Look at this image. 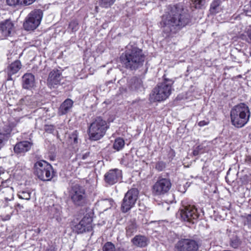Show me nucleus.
<instances>
[{
  "label": "nucleus",
  "instance_id": "f257e3e1",
  "mask_svg": "<svg viewBox=\"0 0 251 251\" xmlns=\"http://www.w3.org/2000/svg\"><path fill=\"white\" fill-rule=\"evenodd\" d=\"M190 22L189 16L183 9L176 6H169L162 16L160 23L164 36L176 34Z\"/></svg>",
  "mask_w": 251,
  "mask_h": 251
},
{
  "label": "nucleus",
  "instance_id": "f03ea898",
  "mask_svg": "<svg viewBox=\"0 0 251 251\" xmlns=\"http://www.w3.org/2000/svg\"><path fill=\"white\" fill-rule=\"evenodd\" d=\"M145 58L146 56L141 49L135 46L128 45L121 59L126 69L136 70L143 66Z\"/></svg>",
  "mask_w": 251,
  "mask_h": 251
},
{
  "label": "nucleus",
  "instance_id": "7ed1b4c3",
  "mask_svg": "<svg viewBox=\"0 0 251 251\" xmlns=\"http://www.w3.org/2000/svg\"><path fill=\"white\" fill-rule=\"evenodd\" d=\"M250 115L249 107L244 103H240L234 106L231 110V124L236 127H242L248 122Z\"/></svg>",
  "mask_w": 251,
  "mask_h": 251
},
{
  "label": "nucleus",
  "instance_id": "20e7f679",
  "mask_svg": "<svg viewBox=\"0 0 251 251\" xmlns=\"http://www.w3.org/2000/svg\"><path fill=\"white\" fill-rule=\"evenodd\" d=\"M174 83L172 79L164 78L152 90L150 94V100L152 101H161L167 99L172 93Z\"/></svg>",
  "mask_w": 251,
  "mask_h": 251
},
{
  "label": "nucleus",
  "instance_id": "39448f33",
  "mask_svg": "<svg viewBox=\"0 0 251 251\" xmlns=\"http://www.w3.org/2000/svg\"><path fill=\"white\" fill-rule=\"evenodd\" d=\"M107 129V123L100 117H96L90 125L89 136L92 140H98L105 134Z\"/></svg>",
  "mask_w": 251,
  "mask_h": 251
},
{
  "label": "nucleus",
  "instance_id": "423d86ee",
  "mask_svg": "<svg viewBox=\"0 0 251 251\" xmlns=\"http://www.w3.org/2000/svg\"><path fill=\"white\" fill-rule=\"evenodd\" d=\"M35 173L43 181L50 180L53 177L52 167L47 162L41 160L34 164Z\"/></svg>",
  "mask_w": 251,
  "mask_h": 251
},
{
  "label": "nucleus",
  "instance_id": "0eeeda50",
  "mask_svg": "<svg viewBox=\"0 0 251 251\" xmlns=\"http://www.w3.org/2000/svg\"><path fill=\"white\" fill-rule=\"evenodd\" d=\"M73 203L77 206H82L86 203V195L84 189L78 184L73 185L69 192Z\"/></svg>",
  "mask_w": 251,
  "mask_h": 251
},
{
  "label": "nucleus",
  "instance_id": "6e6552de",
  "mask_svg": "<svg viewBox=\"0 0 251 251\" xmlns=\"http://www.w3.org/2000/svg\"><path fill=\"white\" fill-rule=\"evenodd\" d=\"M42 17L43 12L41 10L36 9L31 11L24 23L25 29L26 30L35 29L40 25Z\"/></svg>",
  "mask_w": 251,
  "mask_h": 251
},
{
  "label": "nucleus",
  "instance_id": "1a4fd4ad",
  "mask_svg": "<svg viewBox=\"0 0 251 251\" xmlns=\"http://www.w3.org/2000/svg\"><path fill=\"white\" fill-rule=\"evenodd\" d=\"M172 187L171 180L168 178L159 177L152 186V194L155 196H162L167 193Z\"/></svg>",
  "mask_w": 251,
  "mask_h": 251
},
{
  "label": "nucleus",
  "instance_id": "9d476101",
  "mask_svg": "<svg viewBox=\"0 0 251 251\" xmlns=\"http://www.w3.org/2000/svg\"><path fill=\"white\" fill-rule=\"evenodd\" d=\"M138 193L136 189L128 190L125 194L123 200L121 210L126 213L132 208L138 199Z\"/></svg>",
  "mask_w": 251,
  "mask_h": 251
},
{
  "label": "nucleus",
  "instance_id": "9b49d317",
  "mask_svg": "<svg viewBox=\"0 0 251 251\" xmlns=\"http://www.w3.org/2000/svg\"><path fill=\"white\" fill-rule=\"evenodd\" d=\"M179 215L182 220L194 223L199 216L197 209L194 205L183 206L179 211Z\"/></svg>",
  "mask_w": 251,
  "mask_h": 251
},
{
  "label": "nucleus",
  "instance_id": "f8f14e48",
  "mask_svg": "<svg viewBox=\"0 0 251 251\" xmlns=\"http://www.w3.org/2000/svg\"><path fill=\"white\" fill-rule=\"evenodd\" d=\"M198 249L197 243L190 239H181L175 246V251H197Z\"/></svg>",
  "mask_w": 251,
  "mask_h": 251
},
{
  "label": "nucleus",
  "instance_id": "ddd939ff",
  "mask_svg": "<svg viewBox=\"0 0 251 251\" xmlns=\"http://www.w3.org/2000/svg\"><path fill=\"white\" fill-rule=\"evenodd\" d=\"M92 218L89 215L86 214L79 223L75 226V230L78 233L91 231L92 229Z\"/></svg>",
  "mask_w": 251,
  "mask_h": 251
},
{
  "label": "nucleus",
  "instance_id": "4468645a",
  "mask_svg": "<svg viewBox=\"0 0 251 251\" xmlns=\"http://www.w3.org/2000/svg\"><path fill=\"white\" fill-rule=\"evenodd\" d=\"M122 177V171L118 169H114L109 170L105 174L104 180L107 184L112 185L120 181Z\"/></svg>",
  "mask_w": 251,
  "mask_h": 251
},
{
  "label": "nucleus",
  "instance_id": "2eb2a0df",
  "mask_svg": "<svg viewBox=\"0 0 251 251\" xmlns=\"http://www.w3.org/2000/svg\"><path fill=\"white\" fill-rule=\"evenodd\" d=\"M61 73L58 70H53L49 75L47 84L50 88H54L60 84L62 79Z\"/></svg>",
  "mask_w": 251,
  "mask_h": 251
},
{
  "label": "nucleus",
  "instance_id": "dca6fc26",
  "mask_svg": "<svg viewBox=\"0 0 251 251\" xmlns=\"http://www.w3.org/2000/svg\"><path fill=\"white\" fill-rule=\"evenodd\" d=\"M32 146V143L29 141H21L15 145L14 151L17 154H24L30 150Z\"/></svg>",
  "mask_w": 251,
  "mask_h": 251
},
{
  "label": "nucleus",
  "instance_id": "f3484780",
  "mask_svg": "<svg viewBox=\"0 0 251 251\" xmlns=\"http://www.w3.org/2000/svg\"><path fill=\"white\" fill-rule=\"evenodd\" d=\"M0 31L5 36H9L14 31V24L10 20H5L0 24Z\"/></svg>",
  "mask_w": 251,
  "mask_h": 251
},
{
  "label": "nucleus",
  "instance_id": "a211bd4d",
  "mask_svg": "<svg viewBox=\"0 0 251 251\" xmlns=\"http://www.w3.org/2000/svg\"><path fill=\"white\" fill-rule=\"evenodd\" d=\"M14 190L12 187L6 186L5 183L0 186V194H2L5 201H11L13 198Z\"/></svg>",
  "mask_w": 251,
  "mask_h": 251
},
{
  "label": "nucleus",
  "instance_id": "6ab92c4d",
  "mask_svg": "<svg viewBox=\"0 0 251 251\" xmlns=\"http://www.w3.org/2000/svg\"><path fill=\"white\" fill-rule=\"evenodd\" d=\"M23 87L24 89H29L34 85V76L31 73L25 74L23 77Z\"/></svg>",
  "mask_w": 251,
  "mask_h": 251
},
{
  "label": "nucleus",
  "instance_id": "aec40b11",
  "mask_svg": "<svg viewBox=\"0 0 251 251\" xmlns=\"http://www.w3.org/2000/svg\"><path fill=\"white\" fill-rule=\"evenodd\" d=\"M129 88L132 91H142L143 89V81L141 78L133 77L129 81Z\"/></svg>",
  "mask_w": 251,
  "mask_h": 251
},
{
  "label": "nucleus",
  "instance_id": "412c9836",
  "mask_svg": "<svg viewBox=\"0 0 251 251\" xmlns=\"http://www.w3.org/2000/svg\"><path fill=\"white\" fill-rule=\"evenodd\" d=\"M21 67V63L19 60H16L12 63L7 68V80H12L11 76L16 74L20 70Z\"/></svg>",
  "mask_w": 251,
  "mask_h": 251
},
{
  "label": "nucleus",
  "instance_id": "4be33fe9",
  "mask_svg": "<svg viewBox=\"0 0 251 251\" xmlns=\"http://www.w3.org/2000/svg\"><path fill=\"white\" fill-rule=\"evenodd\" d=\"M138 225L135 219L128 221L126 227V234L127 237H130L137 231Z\"/></svg>",
  "mask_w": 251,
  "mask_h": 251
},
{
  "label": "nucleus",
  "instance_id": "5701e85b",
  "mask_svg": "<svg viewBox=\"0 0 251 251\" xmlns=\"http://www.w3.org/2000/svg\"><path fill=\"white\" fill-rule=\"evenodd\" d=\"M73 103L74 102L72 100L70 99L66 100L61 104L59 108L58 114L59 115H63L67 113L72 108Z\"/></svg>",
  "mask_w": 251,
  "mask_h": 251
},
{
  "label": "nucleus",
  "instance_id": "b1692460",
  "mask_svg": "<svg viewBox=\"0 0 251 251\" xmlns=\"http://www.w3.org/2000/svg\"><path fill=\"white\" fill-rule=\"evenodd\" d=\"M132 244L138 247L143 248L146 247L148 244L147 238L141 235H136L132 240Z\"/></svg>",
  "mask_w": 251,
  "mask_h": 251
},
{
  "label": "nucleus",
  "instance_id": "393cba45",
  "mask_svg": "<svg viewBox=\"0 0 251 251\" xmlns=\"http://www.w3.org/2000/svg\"><path fill=\"white\" fill-rule=\"evenodd\" d=\"M221 3L220 0H213L210 5V11L212 13H216L219 11L220 5Z\"/></svg>",
  "mask_w": 251,
  "mask_h": 251
},
{
  "label": "nucleus",
  "instance_id": "a878e982",
  "mask_svg": "<svg viewBox=\"0 0 251 251\" xmlns=\"http://www.w3.org/2000/svg\"><path fill=\"white\" fill-rule=\"evenodd\" d=\"M125 146V141L122 138H118L115 140L113 144V148L117 151L122 150Z\"/></svg>",
  "mask_w": 251,
  "mask_h": 251
},
{
  "label": "nucleus",
  "instance_id": "bb28decb",
  "mask_svg": "<svg viewBox=\"0 0 251 251\" xmlns=\"http://www.w3.org/2000/svg\"><path fill=\"white\" fill-rule=\"evenodd\" d=\"M18 196L21 199L28 201L31 197V192L27 190L19 191Z\"/></svg>",
  "mask_w": 251,
  "mask_h": 251
},
{
  "label": "nucleus",
  "instance_id": "cd10ccee",
  "mask_svg": "<svg viewBox=\"0 0 251 251\" xmlns=\"http://www.w3.org/2000/svg\"><path fill=\"white\" fill-rule=\"evenodd\" d=\"M52 211L54 212L53 214V217L55 218L58 222H60L62 220L60 208L59 207H54L52 209Z\"/></svg>",
  "mask_w": 251,
  "mask_h": 251
},
{
  "label": "nucleus",
  "instance_id": "c85d7f7f",
  "mask_svg": "<svg viewBox=\"0 0 251 251\" xmlns=\"http://www.w3.org/2000/svg\"><path fill=\"white\" fill-rule=\"evenodd\" d=\"M72 32H75L79 28L78 22L76 20H72L69 25L68 27Z\"/></svg>",
  "mask_w": 251,
  "mask_h": 251
},
{
  "label": "nucleus",
  "instance_id": "c756f323",
  "mask_svg": "<svg viewBox=\"0 0 251 251\" xmlns=\"http://www.w3.org/2000/svg\"><path fill=\"white\" fill-rule=\"evenodd\" d=\"M115 0H100V5L103 8L110 7L115 2Z\"/></svg>",
  "mask_w": 251,
  "mask_h": 251
},
{
  "label": "nucleus",
  "instance_id": "7c9ffc66",
  "mask_svg": "<svg viewBox=\"0 0 251 251\" xmlns=\"http://www.w3.org/2000/svg\"><path fill=\"white\" fill-rule=\"evenodd\" d=\"M115 245L111 242H106L103 246V251H115Z\"/></svg>",
  "mask_w": 251,
  "mask_h": 251
},
{
  "label": "nucleus",
  "instance_id": "2f4dec72",
  "mask_svg": "<svg viewBox=\"0 0 251 251\" xmlns=\"http://www.w3.org/2000/svg\"><path fill=\"white\" fill-rule=\"evenodd\" d=\"M12 131V127L10 125H5L0 133V134H3L4 136H6L8 135H9Z\"/></svg>",
  "mask_w": 251,
  "mask_h": 251
},
{
  "label": "nucleus",
  "instance_id": "473e14b6",
  "mask_svg": "<svg viewBox=\"0 0 251 251\" xmlns=\"http://www.w3.org/2000/svg\"><path fill=\"white\" fill-rule=\"evenodd\" d=\"M6 3L11 6H22V0H6Z\"/></svg>",
  "mask_w": 251,
  "mask_h": 251
},
{
  "label": "nucleus",
  "instance_id": "72a5a7b5",
  "mask_svg": "<svg viewBox=\"0 0 251 251\" xmlns=\"http://www.w3.org/2000/svg\"><path fill=\"white\" fill-rule=\"evenodd\" d=\"M89 155V151H83L77 154V157L80 159L85 160L88 158Z\"/></svg>",
  "mask_w": 251,
  "mask_h": 251
},
{
  "label": "nucleus",
  "instance_id": "f704fd0d",
  "mask_svg": "<svg viewBox=\"0 0 251 251\" xmlns=\"http://www.w3.org/2000/svg\"><path fill=\"white\" fill-rule=\"evenodd\" d=\"M196 8H201L205 3V0H191Z\"/></svg>",
  "mask_w": 251,
  "mask_h": 251
},
{
  "label": "nucleus",
  "instance_id": "c9c22d12",
  "mask_svg": "<svg viewBox=\"0 0 251 251\" xmlns=\"http://www.w3.org/2000/svg\"><path fill=\"white\" fill-rule=\"evenodd\" d=\"M7 140V137L2 134L0 133V149H1L5 145Z\"/></svg>",
  "mask_w": 251,
  "mask_h": 251
},
{
  "label": "nucleus",
  "instance_id": "e433bc0d",
  "mask_svg": "<svg viewBox=\"0 0 251 251\" xmlns=\"http://www.w3.org/2000/svg\"><path fill=\"white\" fill-rule=\"evenodd\" d=\"M166 164L162 161L158 162L155 166V168L159 171H163L165 168Z\"/></svg>",
  "mask_w": 251,
  "mask_h": 251
},
{
  "label": "nucleus",
  "instance_id": "4c0bfd02",
  "mask_svg": "<svg viewBox=\"0 0 251 251\" xmlns=\"http://www.w3.org/2000/svg\"><path fill=\"white\" fill-rule=\"evenodd\" d=\"M244 224L247 226L249 228L251 229V214H249L246 217Z\"/></svg>",
  "mask_w": 251,
  "mask_h": 251
},
{
  "label": "nucleus",
  "instance_id": "58836bf2",
  "mask_svg": "<svg viewBox=\"0 0 251 251\" xmlns=\"http://www.w3.org/2000/svg\"><path fill=\"white\" fill-rule=\"evenodd\" d=\"M44 129L48 133H52L54 130V127L52 125H46Z\"/></svg>",
  "mask_w": 251,
  "mask_h": 251
},
{
  "label": "nucleus",
  "instance_id": "ea45409f",
  "mask_svg": "<svg viewBox=\"0 0 251 251\" xmlns=\"http://www.w3.org/2000/svg\"><path fill=\"white\" fill-rule=\"evenodd\" d=\"M35 0H22V6L29 5L34 3Z\"/></svg>",
  "mask_w": 251,
  "mask_h": 251
},
{
  "label": "nucleus",
  "instance_id": "a19ab883",
  "mask_svg": "<svg viewBox=\"0 0 251 251\" xmlns=\"http://www.w3.org/2000/svg\"><path fill=\"white\" fill-rule=\"evenodd\" d=\"M202 150V147L200 146H199L196 148V149L193 151V154L194 156H197L199 155L200 153V151Z\"/></svg>",
  "mask_w": 251,
  "mask_h": 251
},
{
  "label": "nucleus",
  "instance_id": "79ce46f5",
  "mask_svg": "<svg viewBox=\"0 0 251 251\" xmlns=\"http://www.w3.org/2000/svg\"><path fill=\"white\" fill-rule=\"evenodd\" d=\"M71 138L73 139L74 143H77V134L76 131L73 132V133L71 134Z\"/></svg>",
  "mask_w": 251,
  "mask_h": 251
},
{
  "label": "nucleus",
  "instance_id": "37998d69",
  "mask_svg": "<svg viewBox=\"0 0 251 251\" xmlns=\"http://www.w3.org/2000/svg\"><path fill=\"white\" fill-rule=\"evenodd\" d=\"M1 220L2 221H7L10 219L11 214H6V215H1L0 216Z\"/></svg>",
  "mask_w": 251,
  "mask_h": 251
},
{
  "label": "nucleus",
  "instance_id": "c03bdc74",
  "mask_svg": "<svg viewBox=\"0 0 251 251\" xmlns=\"http://www.w3.org/2000/svg\"><path fill=\"white\" fill-rule=\"evenodd\" d=\"M247 33L249 39V42L251 43V25L249 26L247 30Z\"/></svg>",
  "mask_w": 251,
  "mask_h": 251
},
{
  "label": "nucleus",
  "instance_id": "a18cd8bd",
  "mask_svg": "<svg viewBox=\"0 0 251 251\" xmlns=\"http://www.w3.org/2000/svg\"><path fill=\"white\" fill-rule=\"evenodd\" d=\"M129 155L127 154H126L125 156H124L122 158V161L123 163H128L127 158L129 157Z\"/></svg>",
  "mask_w": 251,
  "mask_h": 251
},
{
  "label": "nucleus",
  "instance_id": "49530a36",
  "mask_svg": "<svg viewBox=\"0 0 251 251\" xmlns=\"http://www.w3.org/2000/svg\"><path fill=\"white\" fill-rule=\"evenodd\" d=\"M208 122H206L205 121H201L199 122L198 125L200 126H204L208 125Z\"/></svg>",
  "mask_w": 251,
  "mask_h": 251
},
{
  "label": "nucleus",
  "instance_id": "de8ad7c7",
  "mask_svg": "<svg viewBox=\"0 0 251 251\" xmlns=\"http://www.w3.org/2000/svg\"><path fill=\"white\" fill-rule=\"evenodd\" d=\"M104 201L106 203V202H109V205L110 206H111L112 205V203L113 202V201L111 200H110V199H106V200H105Z\"/></svg>",
  "mask_w": 251,
  "mask_h": 251
},
{
  "label": "nucleus",
  "instance_id": "09e8293b",
  "mask_svg": "<svg viewBox=\"0 0 251 251\" xmlns=\"http://www.w3.org/2000/svg\"><path fill=\"white\" fill-rule=\"evenodd\" d=\"M46 251H57L54 247H50L46 250Z\"/></svg>",
  "mask_w": 251,
  "mask_h": 251
},
{
  "label": "nucleus",
  "instance_id": "8fccbe9b",
  "mask_svg": "<svg viewBox=\"0 0 251 251\" xmlns=\"http://www.w3.org/2000/svg\"><path fill=\"white\" fill-rule=\"evenodd\" d=\"M115 251H125L123 248H118L115 249Z\"/></svg>",
  "mask_w": 251,
  "mask_h": 251
},
{
  "label": "nucleus",
  "instance_id": "3c124183",
  "mask_svg": "<svg viewBox=\"0 0 251 251\" xmlns=\"http://www.w3.org/2000/svg\"><path fill=\"white\" fill-rule=\"evenodd\" d=\"M250 5H251V1H250Z\"/></svg>",
  "mask_w": 251,
  "mask_h": 251
},
{
  "label": "nucleus",
  "instance_id": "603ef678",
  "mask_svg": "<svg viewBox=\"0 0 251 251\" xmlns=\"http://www.w3.org/2000/svg\"><path fill=\"white\" fill-rule=\"evenodd\" d=\"M246 15H249L248 14V13H246Z\"/></svg>",
  "mask_w": 251,
  "mask_h": 251
}]
</instances>
